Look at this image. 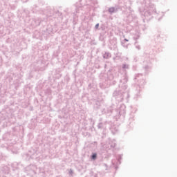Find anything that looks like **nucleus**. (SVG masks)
Returning <instances> with one entry per match:
<instances>
[{
	"instance_id": "f257e3e1",
	"label": "nucleus",
	"mask_w": 177,
	"mask_h": 177,
	"mask_svg": "<svg viewBox=\"0 0 177 177\" xmlns=\"http://www.w3.org/2000/svg\"><path fill=\"white\" fill-rule=\"evenodd\" d=\"M96 153H94L93 156H92V158L93 160H95L96 158Z\"/></svg>"
},
{
	"instance_id": "f03ea898",
	"label": "nucleus",
	"mask_w": 177,
	"mask_h": 177,
	"mask_svg": "<svg viewBox=\"0 0 177 177\" xmlns=\"http://www.w3.org/2000/svg\"><path fill=\"white\" fill-rule=\"evenodd\" d=\"M95 28H99V24L95 25Z\"/></svg>"
}]
</instances>
